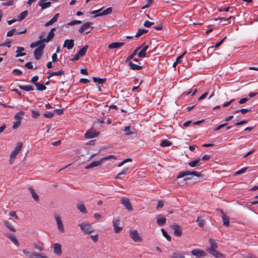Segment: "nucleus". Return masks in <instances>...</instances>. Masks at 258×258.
<instances>
[{
    "instance_id": "1",
    "label": "nucleus",
    "mask_w": 258,
    "mask_h": 258,
    "mask_svg": "<svg viewBox=\"0 0 258 258\" xmlns=\"http://www.w3.org/2000/svg\"><path fill=\"white\" fill-rule=\"evenodd\" d=\"M142 46H140L136 48L131 54H130L125 60V62H128V66L130 69L133 70H140L143 68V66H141V63L139 62L137 58H134L137 54V51L139 50Z\"/></svg>"
},
{
    "instance_id": "2",
    "label": "nucleus",
    "mask_w": 258,
    "mask_h": 258,
    "mask_svg": "<svg viewBox=\"0 0 258 258\" xmlns=\"http://www.w3.org/2000/svg\"><path fill=\"white\" fill-rule=\"evenodd\" d=\"M22 146L23 144L21 142H18L17 144V146L15 147L10 155L9 159V163L10 164H12L14 163L16 157L21 150Z\"/></svg>"
},
{
    "instance_id": "3",
    "label": "nucleus",
    "mask_w": 258,
    "mask_h": 258,
    "mask_svg": "<svg viewBox=\"0 0 258 258\" xmlns=\"http://www.w3.org/2000/svg\"><path fill=\"white\" fill-rule=\"evenodd\" d=\"M195 175L198 177H200L202 176V174L200 172H197V171H186L180 172L178 175L177 176V178H181L184 176H192Z\"/></svg>"
},
{
    "instance_id": "4",
    "label": "nucleus",
    "mask_w": 258,
    "mask_h": 258,
    "mask_svg": "<svg viewBox=\"0 0 258 258\" xmlns=\"http://www.w3.org/2000/svg\"><path fill=\"white\" fill-rule=\"evenodd\" d=\"M79 226L82 230L86 234H90L94 232V229L90 224L83 223L80 224Z\"/></svg>"
},
{
    "instance_id": "5",
    "label": "nucleus",
    "mask_w": 258,
    "mask_h": 258,
    "mask_svg": "<svg viewBox=\"0 0 258 258\" xmlns=\"http://www.w3.org/2000/svg\"><path fill=\"white\" fill-rule=\"evenodd\" d=\"M45 46V44H41L35 49L34 51V55L36 59L38 60L40 59Z\"/></svg>"
},
{
    "instance_id": "6",
    "label": "nucleus",
    "mask_w": 258,
    "mask_h": 258,
    "mask_svg": "<svg viewBox=\"0 0 258 258\" xmlns=\"http://www.w3.org/2000/svg\"><path fill=\"white\" fill-rule=\"evenodd\" d=\"M129 233L130 237L135 242H141L142 241V238L140 236L137 230H131Z\"/></svg>"
},
{
    "instance_id": "7",
    "label": "nucleus",
    "mask_w": 258,
    "mask_h": 258,
    "mask_svg": "<svg viewBox=\"0 0 258 258\" xmlns=\"http://www.w3.org/2000/svg\"><path fill=\"white\" fill-rule=\"evenodd\" d=\"M191 254L197 258H201L206 256V253L200 249H194L191 251Z\"/></svg>"
},
{
    "instance_id": "8",
    "label": "nucleus",
    "mask_w": 258,
    "mask_h": 258,
    "mask_svg": "<svg viewBox=\"0 0 258 258\" xmlns=\"http://www.w3.org/2000/svg\"><path fill=\"white\" fill-rule=\"evenodd\" d=\"M113 226L114 227V231L115 233H119L121 232L122 229V228L121 227H118V225L120 223V220L119 219L116 218L114 219L112 221Z\"/></svg>"
},
{
    "instance_id": "9",
    "label": "nucleus",
    "mask_w": 258,
    "mask_h": 258,
    "mask_svg": "<svg viewBox=\"0 0 258 258\" xmlns=\"http://www.w3.org/2000/svg\"><path fill=\"white\" fill-rule=\"evenodd\" d=\"M121 203L123 205V206L129 211H131L133 210L132 205L129 200L127 198L124 197L121 199Z\"/></svg>"
},
{
    "instance_id": "10",
    "label": "nucleus",
    "mask_w": 258,
    "mask_h": 258,
    "mask_svg": "<svg viewBox=\"0 0 258 258\" xmlns=\"http://www.w3.org/2000/svg\"><path fill=\"white\" fill-rule=\"evenodd\" d=\"M91 24L92 23L89 22L85 23L79 28V32L80 33H82L84 32H85L87 34L89 33L91 30V29L88 30L90 27Z\"/></svg>"
},
{
    "instance_id": "11",
    "label": "nucleus",
    "mask_w": 258,
    "mask_h": 258,
    "mask_svg": "<svg viewBox=\"0 0 258 258\" xmlns=\"http://www.w3.org/2000/svg\"><path fill=\"white\" fill-rule=\"evenodd\" d=\"M142 47L140 49V51L138 53V56L140 58H144L146 56V51L149 48L148 45H145L144 43L142 45Z\"/></svg>"
},
{
    "instance_id": "12",
    "label": "nucleus",
    "mask_w": 258,
    "mask_h": 258,
    "mask_svg": "<svg viewBox=\"0 0 258 258\" xmlns=\"http://www.w3.org/2000/svg\"><path fill=\"white\" fill-rule=\"evenodd\" d=\"M98 135V133L90 130L88 131L85 134V138L86 139H92L97 137Z\"/></svg>"
},
{
    "instance_id": "13",
    "label": "nucleus",
    "mask_w": 258,
    "mask_h": 258,
    "mask_svg": "<svg viewBox=\"0 0 258 258\" xmlns=\"http://www.w3.org/2000/svg\"><path fill=\"white\" fill-rule=\"evenodd\" d=\"M74 46V40L73 39H66L63 43V47H67L70 50Z\"/></svg>"
},
{
    "instance_id": "14",
    "label": "nucleus",
    "mask_w": 258,
    "mask_h": 258,
    "mask_svg": "<svg viewBox=\"0 0 258 258\" xmlns=\"http://www.w3.org/2000/svg\"><path fill=\"white\" fill-rule=\"evenodd\" d=\"M56 30L55 28H52L46 38L43 39V41L44 42H48L50 40H51L54 36V32Z\"/></svg>"
},
{
    "instance_id": "15",
    "label": "nucleus",
    "mask_w": 258,
    "mask_h": 258,
    "mask_svg": "<svg viewBox=\"0 0 258 258\" xmlns=\"http://www.w3.org/2000/svg\"><path fill=\"white\" fill-rule=\"evenodd\" d=\"M55 218L58 230L60 232H64V230L60 217L59 216H55Z\"/></svg>"
},
{
    "instance_id": "16",
    "label": "nucleus",
    "mask_w": 258,
    "mask_h": 258,
    "mask_svg": "<svg viewBox=\"0 0 258 258\" xmlns=\"http://www.w3.org/2000/svg\"><path fill=\"white\" fill-rule=\"evenodd\" d=\"M174 231V233L177 236H180L182 235V229L180 226L177 225H173L171 226Z\"/></svg>"
},
{
    "instance_id": "17",
    "label": "nucleus",
    "mask_w": 258,
    "mask_h": 258,
    "mask_svg": "<svg viewBox=\"0 0 258 258\" xmlns=\"http://www.w3.org/2000/svg\"><path fill=\"white\" fill-rule=\"evenodd\" d=\"M157 223L159 226H163L166 222V219L162 215H158L156 217Z\"/></svg>"
},
{
    "instance_id": "18",
    "label": "nucleus",
    "mask_w": 258,
    "mask_h": 258,
    "mask_svg": "<svg viewBox=\"0 0 258 258\" xmlns=\"http://www.w3.org/2000/svg\"><path fill=\"white\" fill-rule=\"evenodd\" d=\"M53 251H54V252L58 255H60L62 253V251H61V245L59 243H54L53 245Z\"/></svg>"
},
{
    "instance_id": "19",
    "label": "nucleus",
    "mask_w": 258,
    "mask_h": 258,
    "mask_svg": "<svg viewBox=\"0 0 258 258\" xmlns=\"http://www.w3.org/2000/svg\"><path fill=\"white\" fill-rule=\"evenodd\" d=\"M209 242L210 244V247L207 249V251L214 249H216L218 248L217 244L215 242L214 239L212 238H210L209 240Z\"/></svg>"
},
{
    "instance_id": "20",
    "label": "nucleus",
    "mask_w": 258,
    "mask_h": 258,
    "mask_svg": "<svg viewBox=\"0 0 258 258\" xmlns=\"http://www.w3.org/2000/svg\"><path fill=\"white\" fill-rule=\"evenodd\" d=\"M124 44V42H113L108 45V48L109 49L118 48L123 46Z\"/></svg>"
},
{
    "instance_id": "21",
    "label": "nucleus",
    "mask_w": 258,
    "mask_h": 258,
    "mask_svg": "<svg viewBox=\"0 0 258 258\" xmlns=\"http://www.w3.org/2000/svg\"><path fill=\"white\" fill-rule=\"evenodd\" d=\"M24 50H25V49L23 47H21V46L17 47V50L16 51L17 54L15 55V57H19L20 56H25L26 54V53L25 52H23V51H24Z\"/></svg>"
},
{
    "instance_id": "22",
    "label": "nucleus",
    "mask_w": 258,
    "mask_h": 258,
    "mask_svg": "<svg viewBox=\"0 0 258 258\" xmlns=\"http://www.w3.org/2000/svg\"><path fill=\"white\" fill-rule=\"evenodd\" d=\"M123 131L125 132L124 135L125 136H128L136 134V130L134 128L131 130V127L130 126H125L123 129Z\"/></svg>"
},
{
    "instance_id": "23",
    "label": "nucleus",
    "mask_w": 258,
    "mask_h": 258,
    "mask_svg": "<svg viewBox=\"0 0 258 258\" xmlns=\"http://www.w3.org/2000/svg\"><path fill=\"white\" fill-rule=\"evenodd\" d=\"M112 12V8L111 7H109V8H108L107 9H106V10H105L104 11H103V12H102L101 13H99L97 15H95L94 16V17H99V16H105V15L110 14Z\"/></svg>"
},
{
    "instance_id": "24",
    "label": "nucleus",
    "mask_w": 258,
    "mask_h": 258,
    "mask_svg": "<svg viewBox=\"0 0 258 258\" xmlns=\"http://www.w3.org/2000/svg\"><path fill=\"white\" fill-rule=\"evenodd\" d=\"M208 252L216 258H220L224 257V255L222 253L218 252L216 249L212 250Z\"/></svg>"
},
{
    "instance_id": "25",
    "label": "nucleus",
    "mask_w": 258,
    "mask_h": 258,
    "mask_svg": "<svg viewBox=\"0 0 258 258\" xmlns=\"http://www.w3.org/2000/svg\"><path fill=\"white\" fill-rule=\"evenodd\" d=\"M101 165H102L101 164V162L100 160L99 161H93V162H91L90 164L87 165L85 167V168L86 169H88L94 167L100 166Z\"/></svg>"
},
{
    "instance_id": "26",
    "label": "nucleus",
    "mask_w": 258,
    "mask_h": 258,
    "mask_svg": "<svg viewBox=\"0 0 258 258\" xmlns=\"http://www.w3.org/2000/svg\"><path fill=\"white\" fill-rule=\"evenodd\" d=\"M221 213H222V220L223 222V225L227 227L229 226V218L228 216H227V215H226L225 214H224L223 210H221Z\"/></svg>"
},
{
    "instance_id": "27",
    "label": "nucleus",
    "mask_w": 258,
    "mask_h": 258,
    "mask_svg": "<svg viewBox=\"0 0 258 258\" xmlns=\"http://www.w3.org/2000/svg\"><path fill=\"white\" fill-rule=\"evenodd\" d=\"M6 236L9 238L11 241L13 242L15 245H19V242L14 235L11 233H8L6 234Z\"/></svg>"
},
{
    "instance_id": "28",
    "label": "nucleus",
    "mask_w": 258,
    "mask_h": 258,
    "mask_svg": "<svg viewBox=\"0 0 258 258\" xmlns=\"http://www.w3.org/2000/svg\"><path fill=\"white\" fill-rule=\"evenodd\" d=\"M201 159L200 158H198L195 160H193L188 163V165L191 167H194L197 166L201 165V163L200 162Z\"/></svg>"
},
{
    "instance_id": "29",
    "label": "nucleus",
    "mask_w": 258,
    "mask_h": 258,
    "mask_svg": "<svg viewBox=\"0 0 258 258\" xmlns=\"http://www.w3.org/2000/svg\"><path fill=\"white\" fill-rule=\"evenodd\" d=\"M29 190H30L33 198L35 201H38L39 200L38 195L35 192L34 189L32 186H30L29 187Z\"/></svg>"
},
{
    "instance_id": "30",
    "label": "nucleus",
    "mask_w": 258,
    "mask_h": 258,
    "mask_svg": "<svg viewBox=\"0 0 258 258\" xmlns=\"http://www.w3.org/2000/svg\"><path fill=\"white\" fill-rule=\"evenodd\" d=\"M77 209L83 214H86L87 213V211L83 203H79L77 205Z\"/></svg>"
},
{
    "instance_id": "31",
    "label": "nucleus",
    "mask_w": 258,
    "mask_h": 258,
    "mask_svg": "<svg viewBox=\"0 0 258 258\" xmlns=\"http://www.w3.org/2000/svg\"><path fill=\"white\" fill-rule=\"evenodd\" d=\"M88 45H85L83 47L81 48L79 51L77 52L79 55L80 56L83 57L84 56L86 53V51L88 49Z\"/></svg>"
},
{
    "instance_id": "32",
    "label": "nucleus",
    "mask_w": 258,
    "mask_h": 258,
    "mask_svg": "<svg viewBox=\"0 0 258 258\" xmlns=\"http://www.w3.org/2000/svg\"><path fill=\"white\" fill-rule=\"evenodd\" d=\"M19 88L22 90H24L26 91H33L34 90V88L33 86L31 85H26V86H22V85H19Z\"/></svg>"
},
{
    "instance_id": "33",
    "label": "nucleus",
    "mask_w": 258,
    "mask_h": 258,
    "mask_svg": "<svg viewBox=\"0 0 258 258\" xmlns=\"http://www.w3.org/2000/svg\"><path fill=\"white\" fill-rule=\"evenodd\" d=\"M148 32V30L145 29H139L138 32L136 33L135 36L136 37H139L144 34L147 33Z\"/></svg>"
},
{
    "instance_id": "34",
    "label": "nucleus",
    "mask_w": 258,
    "mask_h": 258,
    "mask_svg": "<svg viewBox=\"0 0 258 258\" xmlns=\"http://www.w3.org/2000/svg\"><path fill=\"white\" fill-rule=\"evenodd\" d=\"M4 224L10 231L12 232L16 231V229L12 225L10 222L8 221H5Z\"/></svg>"
},
{
    "instance_id": "35",
    "label": "nucleus",
    "mask_w": 258,
    "mask_h": 258,
    "mask_svg": "<svg viewBox=\"0 0 258 258\" xmlns=\"http://www.w3.org/2000/svg\"><path fill=\"white\" fill-rule=\"evenodd\" d=\"M44 42L43 41V40L35 41V42H33L31 43L30 47L31 48H34V47H35L36 46H39V45L44 44Z\"/></svg>"
},
{
    "instance_id": "36",
    "label": "nucleus",
    "mask_w": 258,
    "mask_h": 258,
    "mask_svg": "<svg viewBox=\"0 0 258 258\" xmlns=\"http://www.w3.org/2000/svg\"><path fill=\"white\" fill-rule=\"evenodd\" d=\"M35 86L37 90L41 91L45 90L46 89V86L43 84L35 83Z\"/></svg>"
},
{
    "instance_id": "37",
    "label": "nucleus",
    "mask_w": 258,
    "mask_h": 258,
    "mask_svg": "<svg viewBox=\"0 0 258 258\" xmlns=\"http://www.w3.org/2000/svg\"><path fill=\"white\" fill-rule=\"evenodd\" d=\"M171 258H185V256L183 254L181 253L174 252L170 256Z\"/></svg>"
},
{
    "instance_id": "38",
    "label": "nucleus",
    "mask_w": 258,
    "mask_h": 258,
    "mask_svg": "<svg viewBox=\"0 0 258 258\" xmlns=\"http://www.w3.org/2000/svg\"><path fill=\"white\" fill-rule=\"evenodd\" d=\"M24 114V112L23 111H20L16 113L15 115V118L17 120H21L22 118V115Z\"/></svg>"
},
{
    "instance_id": "39",
    "label": "nucleus",
    "mask_w": 258,
    "mask_h": 258,
    "mask_svg": "<svg viewBox=\"0 0 258 258\" xmlns=\"http://www.w3.org/2000/svg\"><path fill=\"white\" fill-rule=\"evenodd\" d=\"M27 15H28V11H25L22 12L18 16V20L19 21L23 20V19H24L26 17Z\"/></svg>"
},
{
    "instance_id": "40",
    "label": "nucleus",
    "mask_w": 258,
    "mask_h": 258,
    "mask_svg": "<svg viewBox=\"0 0 258 258\" xmlns=\"http://www.w3.org/2000/svg\"><path fill=\"white\" fill-rule=\"evenodd\" d=\"M171 145V143L167 140H164L160 143V146L163 147H169Z\"/></svg>"
},
{
    "instance_id": "41",
    "label": "nucleus",
    "mask_w": 258,
    "mask_h": 258,
    "mask_svg": "<svg viewBox=\"0 0 258 258\" xmlns=\"http://www.w3.org/2000/svg\"><path fill=\"white\" fill-rule=\"evenodd\" d=\"M93 80L95 83H98V84H103L105 82V79H101L100 78L93 77Z\"/></svg>"
},
{
    "instance_id": "42",
    "label": "nucleus",
    "mask_w": 258,
    "mask_h": 258,
    "mask_svg": "<svg viewBox=\"0 0 258 258\" xmlns=\"http://www.w3.org/2000/svg\"><path fill=\"white\" fill-rule=\"evenodd\" d=\"M196 222L198 223V225L203 227L205 224V221L204 219H201L200 217H198L196 220Z\"/></svg>"
},
{
    "instance_id": "43",
    "label": "nucleus",
    "mask_w": 258,
    "mask_h": 258,
    "mask_svg": "<svg viewBox=\"0 0 258 258\" xmlns=\"http://www.w3.org/2000/svg\"><path fill=\"white\" fill-rule=\"evenodd\" d=\"M161 231L163 235L167 239V240L169 241H170L171 240V237L168 234L166 231L164 229H161Z\"/></svg>"
},
{
    "instance_id": "44",
    "label": "nucleus",
    "mask_w": 258,
    "mask_h": 258,
    "mask_svg": "<svg viewBox=\"0 0 258 258\" xmlns=\"http://www.w3.org/2000/svg\"><path fill=\"white\" fill-rule=\"evenodd\" d=\"M44 116L48 118H51L53 117L54 113L51 112H46L44 113Z\"/></svg>"
},
{
    "instance_id": "45",
    "label": "nucleus",
    "mask_w": 258,
    "mask_h": 258,
    "mask_svg": "<svg viewBox=\"0 0 258 258\" xmlns=\"http://www.w3.org/2000/svg\"><path fill=\"white\" fill-rule=\"evenodd\" d=\"M31 113H32V117H33L34 118H38L40 115L39 112H38L37 111H36V110H31Z\"/></svg>"
},
{
    "instance_id": "46",
    "label": "nucleus",
    "mask_w": 258,
    "mask_h": 258,
    "mask_svg": "<svg viewBox=\"0 0 258 258\" xmlns=\"http://www.w3.org/2000/svg\"><path fill=\"white\" fill-rule=\"evenodd\" d=\"M23 253L27 256L28 258H31L32 257V253H31L29 251L26 249H23L22 250Z\"/></svg>"
},
{
    "instance_id": "47",
    "label": "nucleus",
    "mask_w": 258,
    "mask_h": 258,
    "mask_svg": "<svg viewBox=\"0 0 258 258\" xmlns=\"http://www.w3.org/2000/svg\"><path fill=\"white\" fill-rule=\"evenodd\" d=\"M249 110L248 109H241L240 110H237L233 112L234 113H236L239 112H240L242 114H244L249 112Z\"/></svg>"
},
{
    "instance_id": "48",
    "label": "nucleus",
    "mask_w": 258,
    "mask_h": 258,
    "mask_svg": "<svg viewBox=\"0 0 258 258\" xmlns=\"http://www.w3.org/2000/svg\"><path fill=\"white\" fill-rule=\"evenodd\" d=\"M246 169H247V168H242L241 169L236 171L235 173V175H240L241 174H243L246 172Z\"/></svg>"
},
{
    "instance_id": "49",
    "label": "nucleus",
    "mask_w": 258,
    "mask_h": 258,
    "mask_svg": "<svg viewBox=\"0 0 258 258\" xmlns=\"http://www.w3.org/2000/svg\"><path fill=\"white\" fill-rule=\"evenodd\" d=\"M185 53H186V51L184 52L182 54L178 56L176 58V62H177L178 63L181 62L182 61V59L183 56L185 54Z\"/></svg>"
},
{
    "instance_id": "50",
    "label": "nucleus",
    "mask_w": 258,
    "mask_h": 258,
    "mask_svg": "<svg viewBox=\"0 0 258 258\" xmlns=\"http://www.w3.org/2000/svg\"><path fill=\"white\" fill-rule=\"evenodd\" d=\"M81 23H82L81 21L74 20H73V21L70 22L69 23H68L67 24V25H75V24H81Z\"/></svg>"
},
{
    "instance_id": "51",
    "label": "nucleus",
    "mask_w": 258,
    "mask_h": 258,
    "mask_svg": "<svg viewBox=\"0 0 258 258\" xmlns=\"http://www.w3.org/2000/svg\"><path fill=\"white\" fill-rule=\"evenodd\" d=\"M13 4V1L12 0H10L6 2H4L2 3V5L3 6H11Z\"/></svg>"
},
{
    "instance_id": "52",
    "label": "nucleus",
    "mask_w": 258,
    "mask_h": 258,
    "mask_svg": "<svg viewBox=\"0 0 258 258\" xmlns=\"http://www.w3.org/2000/svg\"><path fill=\"white\" fill-rule=\"evenodd\" d=\"M43 244L42 243L40 245H38V244H34V247L39 250V251H43Z\"/></svg>"
},
{
    "instance_id": "53",
    "label": "nucleus",
    "mask_w": 258,
    "mask_h": 258,
    "mask_svg": "<svg viewBox=\"0 0 258 258\" xmlns=\"http://www.w3.org/2000/svg\"><path fill=\"white\" fill-rule=\"evenodd\" d=\"M154 24V22H152L149 21H145L144 23V26L146 27H150L152 25Z\"/></svg>"
},
{
    "instance_id": "54",
    "label": "nucleus",
    "mask_w": 258,
    "mask_h": 258,
    "mask_svg": "<svg viewBox=\"0 0 258 258\" xmlns=\"http://www.w3.org/2000/svg\"><path fill=\"white\" fill-rule=\"evenodd\" d=\"M16 32V29L13 28L7 32V36L11 37L14 35V32Z\"/></svg>"
},
{
    "instance_id": "55",
    "label": "nucleus",
    "mask_w": 258,
    "mask_h": 258,
    "mask_svg": "<svg viewBox=\"0 0 258 258\" xmlns=\"http://www.w3.org/2000/svg\"><path fill=\"white\" fill-rule=\"evenodd\" d=\"M21 120H17L16 121L14 122L13 128L14 129H16L18 128L21 124Z\"/></svg>"
},
{
    "instance_id": "56",
    "label": "nucleus",
    "mask_w": 258,
    "mask_h": 258,
    "mask_svg": "<svg viewBox=\"0 0 258 258\" xmlns=\"http://www.w3.org/2000/svg\"><path fill=\"white\" fill-rule=\"evenodd\" d=\"M128 170V167H124L117 175V176L119 177L121 175L124 174L126 173L127 171Z\"/></svg>"
},
{
    "instance_id": "57",
    "label": "nucleus",
    "mask_w": 258,
    "mask_h": 258,
    "mask_svg": "<svg viewBox=\"0 0 258 258\" xmlns=\"http://www.w3.org/2000/svg\"><path fill=\"white\" fill-rule=\"evenodd\" d=\"M64 73V71L63 70H60L56 72H53V74L56 76H60L62 75Z\"/></svg>"
},
{
    "instance_id": "58",
    "label": "nucleus",
    "mask_w": 258,
    "mask_h": 258,
    "mask_svg": "<svg viewBox=\"0 0 258 258\" xmlns=\"http://www.w3.org/2000/svg\"><path fill=\"white\" fill-rule=\"evenodd\" d=\"M227 125V123H223V124H221L218 126H217L216 128H214V131H217L220 129H221L222 128L224 127V126H225L226 125Z\"/></svg>"
},
{
    "instance_id": "59",
    "label": "nucleus",
    "mask_w": 258,
    "mask_h": 258,
    "mask_svg": "<svg viewBox=\"0 0 258 258\" xmlns=\"http://www.w3.org/2000/svg\"><path fill=\"white\" fill-rule=\"evenodd\" d=\"M152 1L153 0H147L146 5L144 7L142 8V9H144L150 7L152 4Z\"/></svg>"
},
{
    "instance_id": "60",
    "label": "nucleus",
    "mask_w": 258,
    "mask_h": 258,
    "mask_svg": "<svg viewBox=\"0 0 258 258\" xmlns=\"http://www.w3.org/2000/svg\"><path fill=\"white\" fill-rule=\"evenodd\" d=\"M25 67L28 69H33V66L31 62H28L25 63Z\"/></svg>"
},
{
    "instance_id": "61",
    "label": "nucleus",
    "mask_w": 258,
    "mask_h": 258,
    "mask_svg": "<svg viewBox=\"0 0 258 258\" xmlns=\"http://www.w3.org/2000/svg\"><path fill=\"white\" fill-rule=\"evenodd\" d=\"M39 77L38 76H35L32 78L31 80V82L34 83L35 85V83H37L36 82L38 80Z\"/></svg>"
},
{
    "instance_id": "62",
    "label": "nucleus",
    "mask_w": 258,
    "mask_h": 258,
    "mask_svg": "<svg viewBox=\"0 0 258 258\" xmlns=\"http://www.w3.org/2000/svg\"><path fill=\"white\" fill-rule=\"evenodd\" d=\"M164 206V203L162 201L160 200L159 201L157 205V209H160L162 208Z\"/></svg>"
},
{
    "instance_id": "63",
    "label": "nucleus",
    "mask_w": 258,
    "mask_h": 258,
    "mask_svg": "<svg viewBox=\"0 0 258 258\" xmlns=\"http://www.w3.org/2000/svg\"><path fill=\"white\" fill-rule=\"evenodd\" d=\"M59 16V14L57 13L54 16V17L52 19H51L52 20L53 23H54L55 22H56L57 21Z\"/></svg>"
},
{
    "instance_id": "64",
    "label": "nucleus",
    "mask_w": 258,
    "mask_h": 258,
    "mask_svg": "<svg viewBox=\"0 0 258 258\" xmlns=\"http://www.w3.org/2000/svg\"><path fill=\"white\" fill-rule=\"evenodd\" d=\"M59 16V14L57 13L54 16V17L52 19H51L52 20L53 23H54L55 22H56L57 21Z\"/></svg>"
}]
</instances>
